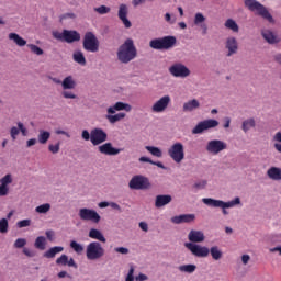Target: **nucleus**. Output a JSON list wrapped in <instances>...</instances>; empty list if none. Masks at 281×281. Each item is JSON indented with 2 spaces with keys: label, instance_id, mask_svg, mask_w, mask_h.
<instances>
[{
  "label": "nucleus",
  "instance_id": "nucleus-1",
  "mask_svg": "<svg viewBox=\"0 0 281 281\" xmlns=\"http://www.w3.org/2000/svg\"><path fill=\"white\" fill-rule=\"evenodd\" d=\"M116 58L122 65H128L137 58V47H135V42L132 38L125 40L117 48Z\"/></svg>",
  "mask_w": 281,
  "mask_h": 281
},
{
  "label": "nucleus",
  "instance_id": "nucleus-2",
  "mask_svg": "<svg viewBox=\"0 0 281 281\" xmlns=\"http://www.w3.org/2000/svg\"><path fill=\"white\" fill-rule=\"evenodd\" d=\"M202 203H204V205H209V207H221L223 214L226 216V214H229L226 209L234 207V205H240V198H235L231 202H223V200H214L212 198H203Z\"/></svg>",
  "mask_w": 281,
  "mask_h": 281
},
{
  "label": "nucleus",
  "instance_id": "nucleus-3",
  "mask_svg": "<svg viewBox=\"0 0 281 281\" xmlns=\"http://www.w3.org/2000/svg\"><path fill=\"white\" fill-rule=\"evenodd\" d=\"M245 5L250 10V12H257L259 16H262V19H266L270 23L273 21V16H271V13L262 5L260 2L256 0H245Z\"/></svg>",
  "mask_w": 281,
  "mask_h": 281
},
{
  "label": "nucleus",
  "instance_id": "nucleus-4",
  "mask_svg": "<svg viewBox=\"0 0 281 281\" xmlns=\"http://www.w3.org/2000/svg\"><path fill=\"white\" fill-rule=\"evenodd\" d=\"M83 49L86 52H90L91 54H95L100 52V41L93 34V32H87L83 36Z\"/></svg>",
  "mask_w": 281,
  "mask_h": 281
},
{
  "label": "nucleus",
  "instance_id": "nucleus-5",
  "mask_svg": "<svg viewBox=\"0 0 281 281\" xmlns=\"http://www.w3.org/2000/svg\"><path fill=\"white\" fill-rule=\"evenodd\" d=\"M88 260H100L104 256V248L99 241H91L86 248Z\"/></svg>",
  "mask_w": 281,
  "mask_h": 281
},
{
  "label": "nucleus",
  "instance_id": "nucleus-6",
  "mask_svg": "<svg viewBox=\"0 0 281 281\" xmlns=\"http://www.w3.org/2000/svg\"><path fill=\"white\" fill-rule=\"evenodd\" d=\"M53 36L57 41H63L65 43H76L80 41V33H78V31L64 30L61 33L55 31L53 32Z\"/></svg>",
  "mask_w": 281,
  "mask_h": 281
},
{
  "label": "nucleus",
  "instance_id": "nucleus-7",
  "mask_svg": "<svg viewBox=\"0 0 281 281\" xmlns=\"http://www.w3.org/2000/svg\"><path fill=\"white\" fill-rule=\"evenodd\" d=\"M168 155L176 164H181L186 159V150L182 143H175L168 149Z\"/></svg>",
  "mask_w": 281,
  "mask_h": 281
},
{
  "label": "nucleus",
  "instance_id": "nucleus-8",
  "mask_svg": "<svg viewBox=\"0 0 281 281\" xmlns=\"http://www.w3.org/2000/svg\"><path fill=\"white\" fill-rule=\"evenodd\" d=\"M128 188L131 190H148L150 182L144 176H134L128 182Z\"/></svg>",
  "mask_w": 281,
  "mask_h": 281
},
{
  "label": "nucleus",
  "instance_id": "nucleus-9",
  "mask_svg": "<svg viewBox=\"0 0 281 281\" xmlns=\"http://www.w3.org/2000/svg\"><path fill=\"white\" fill-rule=\"evenodd\" d=\"M169 74L173 76V78H188L191 71L182 63H176L169 67Z\"/></svg>",
  "mask_w": 281,
  "mask_h": 281
},
{
  "label": "nucleus",
  "instance_id": "nucleus-10",
  "mask_svg": "<svg viewBox=\"0 0 281 281\" xmlns=\"http://www.w3.org/2000/svg\"><path fill=\"white\" fill-rule=\"evenodd\" d=\"M216 126H218V121L214 119L201 121L193 127L192 134L201 135V133H203L204 131H210V128H216Z\"/></svg>",
  "mask_w": 281,
  "mask_h": 281
},
{
  "label": "nucleus",
  "instance_id": "nucleus-11",
  "mask_svg": "<svg viewBox=\"0 0 281 281\" xmlns=\"http://www.w3.org/2000/svg\"><path fill=\"white\" fill-rule=\"evenodd\" d=\"M184 247L191 251L193 256L196 258H207L210 256V248L205 246H199L192 243H186Z\"/></svg>",
  "mask_w": 281,
  "mask_h": 281
},
{
  "label": "nucleus",
  "instance_id": "nucleus-12",
  "mask_svg": "<svg viewBox=\"0 0 281 281\" xmlns=\"http://www.w3.org/2000/svg\"><path fill=\"white\" fill-rule=\"evenodd\" d=\"M108 138L109 135L102 128L97 127L91 131L90 142L92 146H100V144H104V142H106Z\"/></svg>",
  "mask_w": 281,
  "mask_h": 281
},
{
  "label": "nucleus",
  "instance_id": "nucleus-13",
  "mask_svg": "<svg viewBox=\"0 0 281 281\" xmlns=\"http://www.w3.org/2000/svg\"><path fill=\"white\" fill-rule=\"evenodd\" d=\"M206 150L211 155H218V153H223V150H227V143L220 139L210 140L206 145Z\"/></svg>",
  "mask_w": 281,
  "mask_h": 281
},
{
  "label": "nucleus",
  "instance_id": "nucleus-14",
  "mask_svg": "<svg viewBox=\"0 0 281 281\" xmlns=\"http://www.w3.org/2000/svg\"><path fill=\"white\" fill-rule=\"evenodd\" d=\"M79 218H81V221H90L91 223H100L101 221L100 214H98L95 210L86 207L79 210Z\"/></svg>",
  "mask_w": 281,
  "mask_h": 281
},
{
  "label": "nucleus",
  "instance_id": "nucleus-15",
  "mask_svg": "<svg viewBox=\"0 0 281 281\" xmlns=\"http://www.w3.org/2000/svg\"><path fill=\"white\" fill-rule=\"evenodd\" d=\"M99 153H101V155H108L110 157L115 156V155H120V153H122V148H115L113 147L112 143H104L103 145L98 147Z\"/></svg>",
  "mask_w": 281,
  "mask_h": 281
},
{
  "label": "nucleus",
  "instance_id": "nucleus-16",
  "mask_svg": "<svg viewBox=\"0 0 281 281\" xmlns=\"http://www.w3.org/2000/svg\"><path fill=\"white\" fill-rule=\"evenodd\" d=\"M120 21H122L124 27L127 30L133 26L131 23V20L127 18L128 16V7L126 4H120L119 7V14H117Z\"/></svg>",
  "mask_w": 281,
  "mask_h": 281
},
{
  "label": "nucleus",
  "instance_id": "nucleus-17",
  "mask_svg": "<svg viewBox=\"0 0 281 281\" xmlns=\"http://www.w3.org/2000/svg\"><path fill=\"white\" fill-rule=\"evenodd\" d=\"M168 104H170V95L161 97L151 108L154 113H164L166 109H168Z\"/></svg>",
  "mask_w": 281,
  "mask_h": 281
},
{
  "label": "nucleus",
  "instance_id": "nucleus-18",
  "mask_svg": "<svg viewBox=\"0 0 281 281\" xmlns=\"http://www.w3.org/2000/svg\"><path fill=\"white\" fill-rule=\"evenodd\" d=\"M19 133H21L23 137L27 136V128L22 122H18V127L13 126L10 130V136L13 142H15L16 137H19Z\"/></svg>",
  "mask_w": 281,
  "mask_h": 281
},
{
  "label": "nucleus",
  "instance_id": "nucleus-19",
  "mask_svg": "<svg viewBox=\"0 0 281 281\" xmlns=\"http://www.w3.org/2000/svg\"><path fill=\"white\" fill-rule=\"evenodd\" d=\"M195 218L196 216L194 214L176 215L171 217V223L175 225H181V223H193Z\"/></svg>",
  "mask_w": 281,
  "mask_h": 281
},
{
  "label": "nucleus",
  "instance_id": "nucleus-20",
  "mask_svg": "<svg viewBox=\"0 0 281 281\" xmlns=\"http://www.w3.org/2000/svg\"><path fill=\"white\" fill-rule=\"evenodd\" d=\"M261 36L265 38L266 42L269 43V45H276L281 41L278 35H276L272 31L269 30L262 31Z\"/></svg>",
  "mask_w": 281,
  "mask_h": 281
},
{
  "label": "nucleus",
  "instance_id": "nucleus-21",
  "mask_svg": "<svg viewBox=\"0 0 281 281\" xmlns=\"http://www.w3.org/2000/svg\"><path fill=\"white\" fill-rule=\"evenodd\" d=\"M226 49H228L227 56H234L238 52V42L236 37H228L226 40Z\"/></svg>",
  "mask_w": 281,
  "mask_h": 281
},
{
  "label": "nucleus",
  "instance_id": "nucleus-22",
  "mask_svg": "<svg viewBox=\"0 0 281 281\" xmlns=\"http://www.w3.org/2000/svg\"><path fill=\"white\" fill-rule=\"evenodd\" d=\"M188 238L190 240V243L194 244V243H203V240H205V234H203V232L201 231H190Z\"/></svg>",
  "mask_w": 281,
  "mask_h": 281
},
{
  "label": "nucleus",
  "instance_id": "nucleus-23",
  "mask_svg": "<svg viewBox=\"0 0 281 281\" xmlns=\"http://www.w3.org/2000/svg\"><path fill=\"white\" fill-rule=\"evenodd\" d=\"M160 43L162 49H172V47L177 45V37L170 35L160 37Z\"/></svg>",
  "mask_w": 281,
  "mask_h": 281
},
{
  "label": "nucleus",
  "instance_id": "nucleus-24",
  "mask_svg": "<svg viewBox=\"0 0 281 281\" xmlns=\"http://www.w3.org/2000/svg\"><path fill=\"white\" fill-rule=\"evenodd\" d=\"M194 25H199L202 30V34H207V24H205V15L203 13H196L194 16Z\"/></svg>",
  "mask_w": 281,
  "mask_h": 281
},
{
  "label": "nucleus",
  "instance_id": "nucleus-25",
  "mask_svg": "<svg viewBox=\"0 0 281 281\" xmlns=\"http://www.w3.org/2000/svg\"><path fill=\"white\" fill-rule=\"evenodd\" d=\"M115 111H131V105L124 102H116L113 106L108 108L110 115L115 114Z\"/></svg>",
  "mask_w": 281,
  "mask_h": 281
},
{
  "label": "nucleus",
  "instance_id": "nucleus-26",
  "mask_svg": "<svg viewBox=\"0 0 281 281\" xmlns=\"http://www.w3.org/2000/svg\"><path fill=\"white\" fill-rule=\"evenodd\" d=\"M89 238L93 240H99V243H106V237L102 234L100 229L92 228L89 231Z\"/></svg>",
  "mask_w": 281,
  "mask_h": 281
},
{
  "label": "nucleus",
  "instance_id": "nucleus-27",
  "mask_svg": "<svg viewBox=\"0 0 281 281\" xmlns=\"http://www.w3.org/2000/svg\"><path fill=\"white\" fill-rule=\"evenodd\" d=\"M201 106V103H199V100L192 99L183 104V111L184 113L196 111Z\"/></svg>",
  "mask_w": 281,
  "mask_h": 281
},
{
  "label": "nucleus",
  "instance_id": "nucleus-28",
  "mask_svg": "<svg viewBox=\"0 0 281 281\" xmlns=\"http://www.w3.org/2000/svg\"><path fill=\"white\" fill-rule=\"evenodd\" d=\"M172 202V195H157L155 205L156 207H164V205H168V203Z\"/></svg>",
  "mask_w": 281,
  "mask_h": 281
},
{
  "label": "nucleus",
  "instance_id": "nucleus-29",
  "mask_svg": "<svg viewBox=\"0 0 281 281\" xmlns=\"http://www.w3.org/2000/svg\"><path fill=\"white\" fill-rule=\"evenodd\" d=\"M65 248L63 246H55L44 252V258H56V255L63 254Z\"/></svg>",
  "mask_w": 281,
  "mask_h": 281
},
{
  "label": "nucleus",
  "instance_id": "nucleus-30",
  "mask_svg": "<svg viewBox=\"0 0 281 281\" xmlns=\"http://www.w3.org/2000/svg\"><path fill=\"white\" fill-rule=\"evenodd\" d=\"M9 38L10 41L14 42L18 47H25V45H27V41H25L16 33H10Z\"/></svg>",
  "mask_w": 281,
  "mask_h": 281
},
{
  "label": "nucleus",
  "instance_id": "nucleus-31",
  "mask_svg": "<svg viewBox=\"0 0 281 281\" xmlns=\"http://www.w3.org/2000/svg\"><path fill=\"white\" fill-rule=\"evenodd\" d=\"M72 60L78 65H81V67H85V65H87V58H85V54L82 53V50L75 52L72 54Z\"/></svg>",
  "mask_w": 281,
  "mask_h": 281
},
{
  "label": "nucleus",
  "instance_id": "nucleus-32",
  "mask_svg": "<svg viewBox=\"0 0 281 281\" xmlns=\"http://www.w3.org/2000/svg\"><path fill=\"white\" fill-rule=\"evenodd\" d=\"M267 175L270 179H273V181H281V169L278 167H271Z\"/></svg>",
  "mask_w": 281,
  "mask_h": 281
},
{
  "label": "nucleus",
  "instance_id": "nucleus-33",
  "mask_svg": "<svg viewBox=\"0 0 281 281\" xmlns=\"http://www.w3.org/2000/svg\"><path fill=\"white\" fill-rule=\"evenodd\" d=\"M61 87L64 91H67V89H76V81L74 80V77L68 76L61 81Z\"/></svg>",
  "mask_w": 281,
  "mask_h": 281
},
{
  "label": "nucleus",
  "instance_id": "nucleus-34",
  "mask_svg": "<svg viewBox=\"0 0 281 281\" xmlns=\"http://www.w3.org/2000/svg\"><path fill=\"white\" fill-rule=\"evenodd\" d=\"M251 128H256V120H245L241 124V131H244V133H248L249 131H251Z\"/></svg>",
  "mask_w": 281,
  "mask_h": 281
},
{
  "label": "nucleus",
  "instance_id": "nucleus-35",
  "mask_svg": "<svg viewBox=\"0 0 281 281\" xmlns=\"http://www.w3.org/2000/svg\"><path fill=\"white\" fill-rule=\"evenodd\" d=\"M46 245H47V239L44 236H38L35 239V243H34L35 249H40V251H45Z\"/></svg>",
  "mask_w": 281,
  "mask_h": 281
},
{
  "label": "nucleus",
  "instance_id": "nucleus-36",
  "mask_svg": "<svg viewBox=\"0 0 281 281\" xmlns=\"http://www.w3.org/2000/svg\"><path fill=\"white\" fill-rule=\"evenodd\" d=\"M105 117L110 122V124H115L116 122H120V120H124L126 117V113L120 112L114 115L108 114Z\"/></svg>",
  "mask_w": 281,
  "mask_h": 281
},
{
  "label": "nucleus",
  "instance_id": "nucleus-37",
  "mask_svg": "<svg viewBox=\"0 0 281 281\" xmlns=\"http://www.w3.org/2000/svg\"><path fill=\"white\" fill-rule=\"evenodd\" d=\"M209 254H211L213 260H221V258H223V251H221L218 246L211 247Z\"/></svg>",
  "mask_w": 281,
  "mask_h": 281
},
{
  "label": "nucleus",
  "instance_id": "nucleus-38",
  "mask_svg": "<svg viewBox=\"0 0 281 281\" xmlns=\"http://www.w3.org/2000/svg\"><path fill=\"white\" fill-rule=\"evenodd\" d=\"M49 137H52V133H49L48 131L41 130L37 139L40 144H47Z\"/></svg>",
  "mask_w": 281,
  "mask_h": 281
},
{
  "label": "nucleus",
  "instance_id": "nucleus-39",
  "mask_svg": "<svg viewBox=\"0 0 281 281\" xmlns=\"http://www.w3.org/2000/svg\"><path fill=\"white\" fill-rule=\"evenodd\" d=\"M179 271H181V273H194V271H196V265H182L179 266Z\"/></svg>",
  "mask_w": 281,
  "mask_h": 281
},
{
  "label": "nucleus",
  "instance_id": "nucleus-40",
  "mask_svg": "<svg viewBox=\"0 0 281 281\" xmlns=\"http://www.w3.org/2000/svg\"><path fill=\"white\" fill-rule=\"evenodd\" d=\"M145 148H146V150H148V153H150V155H153L154 157H158V158L164 157V153L161 151V149H160L159 147L146 146Z\"/></svg>",
  "mask_w": 281,
  "mask_h": 281
},
{
  "label": "nucleus",
  "instance_id": "nucleus-41",
  "mask_svg": "<svg viewBox=\"0 0 281 281\" xmlns=\"http://www.w3.org/2000/svg\"><path fill=\"white\" fill-rule=\"evenodd\" d=\"M225 27H227V30H232V32H238V24L233 19L226 20Z\"/></svg>",
  "mask_w": 281,
  "mask_h": 281
},
{
  "label": "nucleus",
  "instance_id": "nucleus-42",
  "mask_svg": "<svg viewBox=\"0 0 281 281\" xmlns=\"http://www.w3.org/2000/svg\"><path fill=\"white\" fill-rule=\"evenodd\" d=\"M49 210H52V205L49 203H45V204L37 206L35 209V212H37V214H47V212H49Z\"/></svg>",
  "mask_w": 281,
  "mask_h": 281
},
{
  "label": "nucleus",
  "instance_id": "nucleus-43",
  "mask_svg": "<svg viewBox=\"0 0 281 281\" xmlns=\"http://www.w3.org/2000/svg\"><path fill=\"white\" fill-rule=\"evenodd\" d=\"M149 47H151V49H158V50L164 49L161 46V37L151 40L149 42Z\"/></svg>",
  "mask_w": 281,
  "mask_h": 281
},
{
  "label": "nucleus",
  "instance_id": "nucleus-44",
  "mask_svg": "<svg viewBox=\"0 0 281 281\" xmlns=\"http://www.w3.org/2000/svg\"><path fill=\"white\" fill-rule=\"evenodd\" d=\"M10 224L8 223V218L0 220V234H8V229Z\"/></svg>",
  "mask_w": 281,
  "mask_h": 281
},
{
  "label": "nucleus",
  "instance_id": "nucleus-45",
  "mask_svg": "<svg viewBox=\"0 0 281 281\" xmlns=\"http://www.w3.org/2000/svg\"><path fill=\"white\" fill-rule=\"evenodd\" d=\"M94 12H97V14H109V12H111V9L106 5H100L93 9Z\"/></svg>",
  "mask_w": 281,
  "mask_h": 281
},
{
  "label": "nucleus",
  "instance_id": "nucleus-46",
  "mask_svg": "<svg viewBox=\"0 0 281 281\" xmlns=\"http://www.w3.org/2000/svg\"><path fill=\"white\" fill-rule=\"evenodd\" d=\"M27 47L31 49L33 54H36V56H43V48L38 47L35 44H27Z\"/></svg>",
  "mask_w": 281,
  "mask_h": 281
},
{
  "label": "nucleus",
  "instance_id": "nucleus-47",
  "mask_svg": "<svg viewBox=\"0 0 281 281\" xmlns=\"http://www.w3.org/2000/svg\"><path fill=\"white\" fill-rule=\"evenodd\" d=\"M70 247L76 251V254H82V251H85V247L77 241H71Z\"/></svg>",
  "mask_w": 281,
  "mask_h": 281
},
{
  "label": "nucleus",
  "instance_id": "nucleus-48",
  "mask_svg": "<svg viewBox=\"0 0 281 281\" xmlns=\"http://www.w3.org/2000/svg\"><path fill=\"white\" fill-rule=\"evenodd\" d=\"M25 245H27V240L25 238H18L14 241L15 249H23Z\"/></svg>",
  "mask_w": 281,
  "mask_h": 281
},
{
  "label": "nucleus",
  "instance_id": "nucleus-49",
  "mask_svg": "<svg viewBox=\"0 0 281 281\" xmlns=\"http://www.w3.org/2000/svg\"><path fill=\"white\" fill-rule=\"evenodd\" d=\"M0 183L2 184V186H10V183H12V175H10V173H8V175H5L4 177H2L1 179H0Z\"/></svg>",
  "mask_w": 281,
  "mask_h": 281
},
{
  "label": "nucleus",
  "instance_id": "nucleus-50",
  "mask_svg": "<svg viewBox=\"0 0 281 281\" xmlns=\"http://www.w3.org/2000/svg\"><path fill=\"white\" fill-rule=\"evenodd\" d=\"M30 225H32V220H22L16 223V227H19V229H23V227H30Z\"/></svg>",
  "mask_w": 281,
  "mask_h": 281
},
{
  "label": "nucleus",
  "instance_id": "nucleus-51",
  "mask_svg": "<svg viewBox=\"0 0 281 281\" xmlns=\"http://www.w3.org/2000/svg\"><path fill=\"white\" fill-rule=\"evenodd\" d=\"M61 94L66 100H76V98H78V95H76L74 92L67 90H64Z\"/></svg>",
  "mask_w": 281,
  "mask_h": 281
},
{
  "label": "nucleus",
  "instance_id": "nucleus-52",
  "mask_svg": "<svg viewBox=\"0 0 281 281\" xmlns=\"http://www.w3.org/2000/svg\"><path fill=\"white\" fill-rule=\"evenodd\" d=\"M125 281H135V267L131 266Z\"/></svg>",
  "mask_w": 281,
  "mask_h": 281
},
{
  "label": "nucleus",
  "instance_id": "nucleus-53",
  "mask_svg": "<svg viewBox=\"0 0 281 281\" xmlns=\"http://www.w3.org/2000/svg\"><path fill=\"white\" fill-rule=\"evenodd\" d=\"M67 255H61L59 258L56 259V265H61L63 267H67V260H68Z\"/></svg>",
  "mask_w": 281,
  "mask_h": 281
},
{
  "label": "nucleus",
  "instance_id": "nucleus-54",
  "mask_svg": "<svg viewBox=\"0 0 281 281\" xmlns=\"http://www.w3.org/2000/svg\"><path fill=\"white\" fill-rule=\"evenodd\" d=\"M48 150L49 153H53V155L60 153V143H57L56 145H49Z\"/></svg>",
  "mask_w": 281,
  "mask_h": 281
},
{
  "label": "nucleus",
  "instance_id": "nucleus-55",
  "mask_svg": "<svg viewBox=\"0 0 281 281\" xmlns=\"http://www.w3.org/2000/svg\"><path fill=\"white\" fill-rule=\"evenodd\" d=\"M206 186H207V181L202 180L200 182H195L193 188H195L196 190H203Z\"/></svg>",
  "mask_w": 281,
  "mask_h": 281
},
{
  "label": "nucleus",
  "instance_id": "nucleus-56",
  "mask_svg": "<svg viewBox=\"0 0 281 281\" xmlns=\"http://www.w3.org/2000/svg\"><path fill=\"white\" fill-rule=\"evenodd\" d=\"M9 188L5 184H0V196H7L9 192Z\"/></svg>",
  "mask_w": 281,
  "mask_h": 281
},
{
  "label": "nucleus",
  "instance_id": "nucleus-57",
  "mask_svg": "<svg viewBox=\"0 0 281 281\" xmlns=\"http://www.w3.org/2000/svg\"><path fill=\"white\" fill-rule=\"evenodd\" d=\"M114 251H115L116 254H122L123 256H126V254H128V248L116 247V248H114Z\"/></svg>",
  "mask_w": 281,
  "mask_h": 281
},
{
  "label": "nucleus",
  "instance_id": "nucleus-58",
  "mask_svg": "<svg viewBox=\"0 0 281 281\" xmlns=\"http://www.w3.org/2000/svg\"><path fill=\"white\" fill-rule=\"evenodd\" d=\"M81 137H82V139H85V142H89V139L91 140V132L89 134V131L83 130L81 133Z\"/></svg>",
  "mask_w": 281,
  "mask_h": 281
},
{
  "label": "nucleus",
  "instance_id": "nucleus-59",
  "mask_svg": "<svg viewBox=\"0 0 281 281\" xmlns=\"http://www.w3.org/2000/svg\"><path fill=\"white\" fill-rule=\"evenodd\" d=\"M67 267H74V269H78V263L74 260V258L67 259Z\"/></svg>",
  "mask_w": 281,
  "mask_h": 281
},
{
  "label": "nucleus",
  "instance_id": "nucleus-60",
  "mask_svg": "<svg viewBox=\"0 0 281 281\" xmlns=\"http://www.w3.org/2000/svg\"><path fill=\"white\" fill-rule=\"evenodd\" d=\"M45 235L46 238L52 243V240H54V237L56 236V233H54V231H46Z\"/></svg>",
  "mask_w": 281,
  "mask_h": 281
},
{
  "label": "nucleus",
  "instance_id": "nucleus-61",
  "mask_svg": "<svg viewBox=\"0 0 281 281\" xmlns=\"http://www.w3.org/2000/svg\"><path fill=\"white\" fill-rule=\"evenodd\" d=\"M136 281H146L148 280V276L144 274V273H139L138 276L135 277Z\"/></svg>",
  "mask_w": 281,
  "mask_h": 281
},
{
  "label": "nucleus",
  "instance_id": "nucleus-62",
  "mask_svg": "<svg viewBox=\"0 0 281 281\" xmlns=\"http://www.w3.org/2000/svg\"><path fill=\"white\" fill-rule=\"evenodd\" d=\"M23 254L26 255L29 258H34V251H32L27 248L23 249Z\"/></svg>",
  "mask_w": 281,
  "mask_h": 281
},
{
  "label": "nucleus",
  "instance_id": "nucleus-63",
  "mask_svg": "<svg viewBox=\"0 0 281 281\" xmlns=\"http://www.w3.org/2000/svg\"><path fill=\"white\" fill-rule=\"evenodd\" d=\"M249 260H251V257H249V255H243L241 256L243 265H248Z\"/></svg>",
  "mask_w": 281,
  "mask_h": 281
},
{
  "label": "nucleus",
  "instance_id": "nucleus-64",
  "mask_svg": "<svg viewBox=\"0 0 281 281\" xmlns=\"http://www.w3.org/2000/svg\"><path fill=\"white\" fill-rule=\"evenodd\" d=\"M139 227L143 232H148V224L146 222H140Z\"/></svg>",
  "mask_w": 281,
  "mask_h": 281
}]
</instances>
